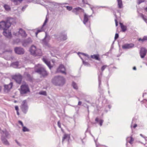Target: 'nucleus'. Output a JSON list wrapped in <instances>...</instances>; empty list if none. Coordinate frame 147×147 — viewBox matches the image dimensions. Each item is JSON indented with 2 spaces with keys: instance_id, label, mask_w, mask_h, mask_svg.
Listing matches in <instances>:
<instances>
[{
  "instance_id": "obj_54",
  "label": "nucleus",
  "mask_w": 147,
  "mask_h": 147,
  "mask_svg": "<svg viewBox=\"0 0 147 147\" xmlns=\"http://www.w3.org/2000/svg\"><path fill=\"white\" fill-rule=\"evenodd\" d=\"M19 34V32L18 33H16L14 32L13 33V34L15 36H17Z\"/></svg>"
},
{
  "instance_id": "obj_51",
  "label": "nucleus",
  "mask_w": 147,
  "mask_h": 147,
  "mask_svg": "<svg viewBox=\"0 0 147 147\" xmlns=\"http://www.w3.org/2000/svg\"><path fill=\"white\" fill-rule=\"evenodd\" d=\"M95 121L97 122V123H98L99 121V119L98 117H96L95 120Z\"/></svg>"
},
{
  "instance_id": "obj_20",
  "label": "nucleus",
  "mask_w": 147,
  "mask_h": 147,
  "mask_svg": "<svg viewBox=\"0 0 147 147\" xmlns=\"http://www.w3.org/2000/svg\"><path fill=\"white\" fill-rule=\"evenodd\" d=\"M1 140L4 144L7 145H9V142L3 136H1Z\"/></svg>"
},
{
  "instance_id": "obj_40",
  "label": "nucleus",
  "mask_w": 147,
  "mask_h": 147,
  "mask_svg": "<svg viewBox=\"0 0 147 147\" xmlns=\"http://www.w3.org/2000/svg\"><path fill=\"white\" fill-rule=\"evenodd\" d=\"M115 18H116L115 19V25H116V26H118V22H117V16L115 14Z\"/></svg>"
},
{
  "instance_id": "obj_50",
  "label": "nucleus",
  "mask_w": 147,
  "mask_h": 147,
  "mask_svg": "<svg viewBox=\"0 0 147 147\" xmlns=\"http://www.w3.org/2000/svg\"><path fill=\"white\" fill-rule=\"evenodd\" d=\"M18 123H19L21 124L22 127L24 126L23 123L22 121H18Z\"/></svg>"
},
{
  "instance_id": "obj_6",
  "label": "nucleus",
  "mask_w": 147,
  "mask_h": 147,
  "mask_svg": "<svg viewBox=\"0 0 147 147\" xmlns=\"http://www.w3.org/2000/svg\"><path fill=\"white\" fill-rule=\"evenodd\" d=\"M16 82L18 84H21L22 79V76L20 74H18L15 75L13 77Z\"/></svg>"
},
{
  "instance_id": "obj_33",
  "label": "nucleus",
  "mask_w": 147,
  "mask_h": 147,
  "mask_svg": "<svg viewBox=\"0 0 147 147\" xmlns=\"http://www.w3.org/2000/svg\"><path fill=\"white\" fill-rule=\"evenodd\" d=\"M72 86L73 87V88L74 89H76V90H77L78 89V86H77V85L76 84L75 82H72Z\"/></svg>"
},
{
  "instance_id": "obj_41",
  "label": "nucleus",
  "mask_w": 147,
  "mask_h": 147,
  "mask_svg": "<svg viewBox=\"0 0 147 147\" xmlns=\"http://www.w3.org/2000/svg\"><path fill=\"white\" fill-rule=\"evenodd\" d=\"M103 121V120L102 119H100L99 120V121L98 122L99 123V124L100 126H102V125Z\"/></svg>"
},
{
  "instance_id": "obj_15",
  "label": "nucleus",
  "mask_w": 147,
  "mask_h": 147,
  "mask_svg": "<svg viewBox=\"0 0 147 147\" xmlns=\"http://www.w3.org/2000/svg\"><path fill=\"white\" fill-rule=\"evenodd\" d=\"M13 86V83L12 82H10L8 85H4V90L7 91L9 90Z\"/></svg>"
},
{
  "instance_id": "obj_48",
  "label": "nucleus",
  "mask_w": 147,
  "mask_h": 147,
  "mask_svg": "<svg viewBox=\"0 0 147 147\" xmlns=\"http://www.w3.org/2000/svg\"><path fill=\"white\" fill-rule=\"evenodd\" d=\"M15 142H16V143L17 144L19 145V146H21V144L19 143L18 142L17 140H15Z\"/></svg>"
},
{
  "instance_id": "obj_38",
  "label": "nucleus",
  "mask_w": 147,
  "mask_h": 147,
  "mask_svg": "<svg viewBox=\"0 0 147 147\" xmlns=\"http://www.w3.org/2000/svg\"><path fill=\"white\" fill-rule=\"evenodd\" d=\"M39 94L44 95H46L47 93L45 91H42L39 92Z\"/></svg>"
},
{
  "instance_id": "obj_43",
  "label": "nucleus",
  "mask_w": 147,
  "mask_h": 147,
  "mask_svg": "<svg viewBox=\"0 0 147 147\" xmlns=\"http://www.w3.org/2000/svg\"><path fill=\"white\" fill-rule=\"evenodd\" d=\"M66 8L67 10L70 11L72 9V7H71L67 6L66 7Z\"/></svg>"
},
{
  "instance_id": "obj_10",
  "label": "nucleus",
  "mask_w": 147,
  "mask_h": 147,
  "mask_svg": "<svg viewBox=\"0 0 147 147\" xmlns=\"http://www.w3.org/2000/svg\"><path fill=\"white\" fill-rule=\"evenodd\" d=\"M147 50L145 48L142 47L140 49V54L141 58H144L146 55Z\"/></svg>"
},
{
  "instance_id": "obj_16",
  "label": "nucleus",
  "mask_w": 147,
  "mask_h": 147,
  "mask_svg": "<svg viewBox=\"0 0 147 147\" xmlns=\"http://www.w3.org/2000/svg\"><path fill=\"white\" fill-rule=\"evenodd\" d=\"M92 15L90 16H88L86 13H84V20L83 21V23L86 24V23L88 22V18H90Z\"/></svg>"
},
{
  "instance_id": "obj_29",
  "label": "nucleus",
  "mask_w": 147,
  "mask_h": 147,
  "mask_svg": "<svg viewBox=\"0 0 147 147\" xmlns=\"http://www.w3.org/2000/svg\"><path fill=\"white\" fill-rule=\"evenodd\" d=\"M4 8L7 11H9L11 10V8L9 6L7 5H5L4 6Z\"/></svg>"
},
{
  "instance_id": "obj_1",
  "label": "nucleus",
  "mask_w": 147,
  "mask_h": 147,
  "mask_svg": "<svg viewBox=\"0 0 147 147\" xmlns=\"http://www.w3.org/2000/svg\"><path fill=\"white\" fill-rule=\"evenodd\" d=\"M52 82L55 86H62L65 83V80L62 76H56L53 79Z\"/></svg>"
},
{
  "instance_id": "obj_4",
  "label": "nucleus",
  "mask_w": 147,
  "mask_h": 147,
  "mask_svg": "<svg viewBox=\"0 0 147 147\" xmlns=\"http://www.w3.org/2000/svg\"><path fill=\"white\" fill-rule=\"evenodd\" d=\"M36 72L41 75L43 77H45L48 75V74L45 69L42 66H40L38 69H35Z\"/></svg>"
},
{
  "instance_id": "obj_35",
  "label": "nucleus",
  "mask_w": 147,
  "mask_h": 147,
  "mask_svg": "<svg viewBox=\"0 0 147 147\" xmlns=\"http://www.w3.org/2000/svg\"><path fill=\"white\" fill-rule=\"evenodd\" d=\"M141 16L144 21L146 23H147V19L146 18V16H144L143 14H141Z\"/></svg>"
},
{
  "instance_id": "obj_45",
  "label": "nucleus",
  "mask_w": 147,
  "mask_h": 147,
  "mask_svg": "<svg viewBox=\"0 0 147 147\" xmlns=\"http://www.w3.org/2000/svg\"><path fill=\"white\" fill-rule=\"evenodd\" d=\"M119 34H118L117 33H116L115 34V40H116L117 38H118L119 37Z\"/></svg>"
},
{
  "instance_id": "obj_21",
  "label": "nucleus",
  "mask_w": 147,
  "mask_h": 147,
  "mask_svg": "<svg viewBox=\"0 0 147 147\" xmlns=\"http://www.w3.org/2000/svg\"><path fill=\"white\" fill-rule=\"evenodd\" d=\"M42 59L43 61L47 64L50 69H51L52 67L51 65L50 62L47 61L45 58H43Z\"/></svg>"
},
{
  "instance_id": "obj_7",
  "label": "nucleus",
  "mask_w": 147,
  "mask_h": 147,
  "mask_svg": "<svg viewBox=\"0 0 147 147\" xmlns=\"http://www.w3.org/2000/svg\"><path fill=\"white\" fill-rule=\"evenodd\" d=\"M54 36L55 38L57 39L58 40L64 41L66 40L67 38L66 34H61L59 36V37H58V36L57 35H54Z\"/></svg>"
},
{
  "instance_id": "obj_52",
  "label": "nucleus",
  "mask_w": 147,
  "mask_h": 147,
  "mask_svg": "<svg viewBox=\"0 0 147 147\" xmlns=\"http://www.w3.org/2000/svg\"><path fill=\"white\" fill-rule=\"evenodd\" d=\"M15 109L16 110L18 111V106H16L15 107Z\"/></svg>"
},
{
  "instance_id": "obj_13",
  "label": "nucleus",
  "mask_w": 147,
  "mask_h": 147,
  "mask_svg": "<svg viewBox=\"0 0 147 147\" xmlns=\"http://www.w3.org/2000/svg\"><path fill=\"white\" fill-rule=\"evenodd\" d=\"M32 42V40L30 38L24 40L22 42L23 45L24 47H26L28 45L31 43Z\"/></svg>"
},
{
  "instance_id": "obj_64",
  "label": "nucleus",
  "mask_w": 147,
  "mask_h": 147,
  "mask_svg": "<svg viewBox=\"0 0 147 147\" xmlns=\"http://www.w3.org/2000/svg\"><path fill=\"white\" fill-rule=\"evenodd\" d=\"M145 10L147 11V7L145 8Z\"/></svg>"
},
{
  "instance_id": "obj_19",
  "label": "nucleus",
  "mask_w": 147,
  "mask_h": 147,
  "mask_svg": "<svg viewBox=\"0 0 147 147\" xmlns=\"http://www.w3.org/2000/svg\"><path fill=\"white\" fill-rule=\"evenodd\" d=\"M70 136L69 135L67 134H65L63 138L62 141V143H63V142L65 140H66L68 142Z\"/></svg>"
},
{
  "instance_id": "obj_22",
  "label": "nucleus",
  "mask_w": 147,
  "mask_h": 147,
  "mask_svg": "<svg viewBox=\"0 0 147 147\" xmlns=\"http://www.w3.org/2000/svg\"><path fill=\"white\" fill-rule=\"evenodd\" d=\"M90 57L92 59H95L98 61H100V59L99 57V55L98 54L91 55Z\"/></svg>"
},
{
  "instance_id": "obj_24",
  "label": "nucleus",
  "mask_w": 147,
  "mask_h": 147,
  "mask_svg": "<svg viewBox=\"0 0 147 147\" xmlns=\"http://www.w3.org/2000/svg\"><path fill=\"white\" fill-rule=\"evenodd\" d=\"M42 55V52L41 50L40 49H37L34 55L40 56Z\"/></svg>"
},
{
  "instance_id": "obj_42",
  "label": "nucleus",
  "mask_w": 147,
  "mask_h": 147,
  "mask_svg": "<svg viewBox=\"0 0 147 147\" xmlns=\"http://www.w3.org/2000/svg\"><path fill=\"white\" fill-rule=\"evenodd\" d=\"M144 1L145 0H138L137 3L138 4H140V3L144 2Z\"/></svg>"
},
{
  "instance_id": "obj_53",
  "label": "nucleus",
  "mask_w": 147,
  "mask_h": 147,
  "mask_svg": "<svg viewBox=\"0 0 147 147\" xmlns=\"http://www.w3.org/2000/svg\"><path fill=\"white\" fill-rule=\"evenodd\" d=\"M98 81H99V86H100V85L101 84V81L100 78L99 76H98Z\"/></svg>"
},
{
  "instance_id": "obj_9",
  "label": "nucleus",
  "mask_w": 147,
  "mask_h": 147,
  "mask_svg": "<svg viewBox=\"0 0 147 147\" xmlns=\"http://www.w3.org/2000/svg\"><path fill=\"white\" fill-rule=\"evenodd\" d=\"M50 39V37L47 34L46 32L45 33V36L44 38L42 40V43L46 46L48 45V41Z\"/></svg>"
},
{
  "instance_id": "obj_26",
  "label": "nucleus",
  "mask_w": 147,
  "mask_h": 147,
  "mask_svg": "<svg viewBox=\"0 0 147 147\" xmlns=\"http://www.w3.org/2000/svg\"><path fill=\"white\" fill-rule=\"evenodd\" d=\"M138 40L139 41H141L142 42L147 41V36H144L142 38H139Z\"/></svg>"
},
{
  "instance_id": "obj_14",
  "label": "nucleus",
  "mask_w": 147,
  "mask_h": 147,
  "mask_svg": "<svg viewBox=\"0 0 147 147\" xmlns=\"http://www.w3.org/2000/svg\"><path fill=\"white\" fill-rule=\"evenodd\" d=\"M72 12L74 13L76 15H78L80 12H84V10L80 7L75 8L72 10Z\"/></svg>"
},
{
  "instance_id": "obj_36",
  "label": "nucleus",
  "mask_w": 147,
  "mask_h": 147,
  "mask_svg": "<svg viewBox=\"0 0 147 147\" xmlns=\"http://www.w3.org/2000/svg\"><path fill=\"white\" fill-rule=\"evenodd\" d=\"M24 75L25 76H26L27 77V78H28L29 79H31V77L30 75L28 73H25L24 74Z\"/></svg>"
},
{
  "instance_id": "obj_17",
  "label": "nucleus",
  "mask_w": 147,
  "mask_h": 147,
  "mask_svg": "<svg viewBox=\"0 0 147 147\" xmlns=\"http://www.w3.org/2000/svg\"><path fill=\"white\" fill-rule=\"evenodd\" d=\"M36 50V47L34 45H32L31 47L30 51L31 54L34 55Z\"/></svg>"
},
{
  "instance_id": "obj_39",
  "label": "nucleus",
  "mask_w": 147,
  "mask_h": 147,
  "mask_svg": "<svg viewBox=\"0 0 147 147\" xmlns=\"http://www.w3.org/2000/svg\"><path fill=\"white\" fill-rule=\"evenodd\" d=\"M107 67V66L106 65H104L102 66L101 68V70L102 71H103Z\"/></svg>"
},
{
  "instance_id": "obj_47",
  "label": "nucleus",
  "mask_w": 147,
  "mask_h": 147,
  "mask_svg": "<svg viewBox=\"0 0 147 147\" xmlns=\"http://www.w3.org/2000/svg\"><path fill=\"white\" fill-rule=\"evenodd\" d=\"M134 47V45L133 43L129 44V48H131Z\"/></svg>"
},
{
  "instance_id": "obj_60",
  "label": "nucleus",
  "mask_w": 147,
  "mask_h": 147,
  "mask_svg": "<svg viewBox=\"0 0 147 147\" xmlns=\"http://www.w3.org/2000/svg\"><path fill=\"white\" fill-rule=\"evenodd\" d=\"M133 69L134 70H136V68L135 67H134L133 68Z\"/></svg>"
},
{
  "instance_id": "obj_55",
  "label": "nucleus",
  "mask_w": 147,
  "mask_h": 147,
  "mask_svg": "<svg viewBox=\"0 0 147 147\" xmlns=\"http://www.w3.org/2000/svg\"><path fill=\"white\" fill-rule=\"evenodd\" d=\"M46 23H47L46 22H44L43 25H42V27L43 28V27L46 25Z\"/></svg>"
},
{
  "instance_id": "obj_18",
  "label": "nucleus",
  "mask_w": 147,
  "mask_h": 147,
  "mask_svg": "<svg viewBox=\"0 0 147 147\" xmlns=\"http://www.w3.org/2000/svg\"><path fill=\"white\" fill-rule=\"evenodd\" d=\"M19 34H20L23 37H25L27 36V34L21 28H20L19 29Z\"/></svg>"
},
{
  "instance_id": "obj_62",
  "label": "nucleus",
  "mask_w": 147,
  "mask_h": 147,
  "mask_svg": "<svg viewBox=\"0 0 147 147\" xmlns=\"http://www.w3.org/2000/svg\"><path fill=\"white\" fill-rule=\"evenodd\" d=\"M108 107L109 108V109H110L111 108V107L110 105H108Z\"/></svg>"
},
{
  "instance_id": "obj_31",
  "label": "nucleus",
  "mask_w": 147,
  "mask_h": 147,
  "mask_svg": "<svg viewBox=\"0 0 147 147\" xmlns=\"http://www.w3.org/2000/svg\"><path fill=\"white\" fill-rule=\"evenodd\" d=\"M18 62L17 61L13 63L12 65L14 68H16L18 67Z\"/></svg>"
},
{
  "instance_id": "obj_44",
  "label": "nucleus",
  "mask_w": 147,
  "mask_h": 147,
  "mask_svg": "<svg viewBox=\"0 0 147 147\" xmlns=\"http://www.w3.org/2000/svg\"><path fill=\"white\" fill-rule=\"evenodd\" d=\"M79 54H82V55H84L85 56H86L87 57H88V58L89 57V55H87V54H86L79 53H78V54L79 55Z\"/></svg>"
},
{
  "instance_id": "obj_56",
  "label": "nucleus",
  "mask_w": 147,
  "mask_h": 147,
  "mask_svg": "<svg viewBox=\"0 0 147 147\" xmlns=\"http://www.w3.org/2000/svg\"><path fill=\"white\" fill-rule=\"evenodd\" d=\"M82 102L81 101H79L78 104V105H81L82 104Z\"/></svg>"
},
{
  "instance_id": "obj_25",
  "label": "nucleus",
  "mask_w": 147,
  "mask_h": 147,
  "mask_svg": "<svg viewBox=\"0 0 147 147\" xmlns=\"http://www.w3.org/2000/svg\"><path fill=\"white\" fill-rule=\"evenodd\" d=\"M118 7L121 8L123 7L122 2V0H117Z\"/></svg>"
},
{
  "instance_id": "obj_3",
  "label": "nucleus",
  "mask_w": 147,
  "mask_h": 147,
  "mask_svg": "<svg viewBox=\"0 0 147 147\" xmlns=\"http://www.w3.org/2000/svg\"><path fill=\"white\" fill-rule=\"evenodd\" d=\"M30 92L28 85L25 83L22 84L20 87V92L21 94H25Z\"/></svg>"
},
{
  "instance_id": "obj_23",
  "label": "nucleus",
  "mask_w": 147,
  "mask_h": 147,
  "mask_svg": "<svg viewBox=\"0 0 147 147\" xmlns=\"http://www.w3.org/2000/svg\"><path fill=\"white\" fill-rule=\"evenodd\" d=\"M119 24L122 31L123 32H125L127 30V27L126 26L123 25L122 23L121 22L119 23Z\"/></svg>"
},
{
  "instance_id": "obj_57",
  "label": "nucleus",
  "mask_w": 147,
  "mask_h": 147,
  "mask_svg": "<svg viewBox=\"0 0 147 147\" xmlns=\"http://www.w3.org/2000/svg\"><path fill=\"white\" fill-rule=\"evenodd\" d=\"M26 8V7H22V10L23 11H24V9Z\"/></svg>"
},
{
  "instance_id": "obj_11",
  "label": "nucleus",
  "mask_w": 147,
  "mask_h": 147,
  "mask_svg": "<svg viewBox=\"0 0 147 147\" xmlns=\"http://www.w3.org/2000/svg\"><path fill=\"white\" fill-rule=\"evenodd\" d=\"M15 52L19 55H22L24 54V50L23 48L21 47H16L14 49Z\"/></svg>"
},
{
  "instance_id": "obj_34",
  "label": "nucleus",
  "mask_w": 147,
  "mask_h": 147,
  "mask_svg": "<svg viewBox=\"0 0 147 147\" xmlns=\"http://www.w3.org/2000/svg\"><path fill=\"white\" fill-rule=\"evenodd\" d=\"M43 30V28L42 27L40 29H38L37 30V32L35 33L36 36L37 37L38 34V33L42 32Z\"/></svg>"
},
{
  "instance_id": "obj_8",
  "label": "nucleus",
  "mask_w": 147,
  "mask_h": 147,
  "mask_svg": "<svg viewBox=\"0 0 147 147\" xmlns=\"http://www.w3.org/2000/svg\"><path fill=\"white\" fill-rule=\"evenodd\" d=\"M65 69L64 65H60L59 67L57 68L56 72L58 73H61L62 74H66V73L65 71Z\"/></svg>"
},
{
  "instance_id": "obj_58",
  "label": "nucleus",
  "mask_w": 147,
  "mask_h": 147,
  "mask_svg": "<svg viewBox=\"0 0 147 147\" xmlns=\"http://www.w3.org/2000/svg\"><path fill=\"white\" fill-rule=\"evenodd\" d=\"M47 21H48V19H47V18H46L44 22L47 23Z\"/></svg>"
},
{
  "instance_id": "obj_28",
  "label": "nucleus",
  "mask_w": 147,
  "mask_h": 147,
  "mask_svg": "<svg viewBox=\"0 0 147 147\" xmlns=\"http://www.w3.org/2000/svg\"><path fill=\"white\" fill-rule=\"evenodd\" d=\"M122 48L124 50H126L129 49V44H125L122 45Z\"/></svg>"
},
{
  "instance_id": "obj_30",
  "label": "nucleus",
  "mask_w": 147,
  "mask_h": 147,
  "mask_svg": "<svg viewBox=\"0 0 147 147\" xmlns=\"http://www.w3.org/2000/svg\"><path fill=\"white\" fill-rule=\"evenodd\" d=\"M1 134H4L5 135L6 137L7 138L8 136L9 135V134L8 132L6 130L4 131L2 130L1 132Z\"/></svg>"
},
{
  "instance_id": "obj_32",
  "label": "nucleus",
  "mask_w": 147,
  "mask_h": 147,
  "mask_svg": "<svg viewBox=\"0 0 147 147\" xmlns=\"http://www.w3.org/2000/svg\"><path fill=\"white\" fill-rule=\"evenodd\" d=\"M80 57L81 59L82 60L83 63L86 66H90V65L88 63L83 60L82 58V57H81L80 56Z\"/></svg>"
},
{
  "instance_id": "obj_37",
  "label": "nucleus",
  "mask_w": 147,
  "mask_h": 147,
  "mask_svg": "<svg viewBox=\"0 0 147 147\" xmlns=\"http://www.w3.org/2000/svg\"><path fill=\"white\" fill-rule=\"evenodd\" d=\"M22 127V130L24 132L29 131V130L26 127L24 126H23Z\"/></svg>"
},
{
  "instance_id": "obj_5",
  "label": "nucleus",
  "mask_w": 147,
  "mask_h": 147,
  "mask_svg": "<svg viewBox=\"0 0 147 147\" xmlns=\"http://www.w3.org/2000/svg\"><path fill=\"white\" fill-rule=\"evenodd\" d=\"M21 108L24 113L25 114L26 113L28 110V107L26 100H24L22 102Z\"/></svg>"
},
{
  "instance_id": "obj_27",
  "label": "nucleus",
  "mask_w": 147,
  "mask_h": 147,
  "mask_svg": "<svg viewBox=\"0 0 147 147\" xmlns=\"http://www.w3.org/2000/svg\"><path fill=\"white\" fill-rule=\"evenodd\" d=\"M135 142V139L132 136L130 137V140H129V143L132 144H133Z\"/></svg>"
},
{
  "instance_id": "obj_59",
  "label": "nucleus",
  "mask_w": 147,
  "mask_h": 147,
  "mask_svg": "<svg viewBox=\"0 0 147 147\" xmlns=\"http://www.w3.org/2000/svg\"><path fill=\"white\" fill-rule=\"evenodd\" d=\"M82 0V3H86V4H87V3L85 2L84 1V0Z\"/></svg>"
},
{
  "instance_id": "obj_46",
  "label": "nucleus",
  "mask_w": 147,
  "mask_h": 147,
  "mask_svg": "<svg viewBox=\"0 0 147 147\" xmlns=\"http://www.w3.org/2000/svg\"><path fill=\"white\" fill-rule=\"evenodd\" d=\"M137 125L136 124H134V125H131V128H135L137 126Z\"/></svg>"
},
{
  "instance_id": "obj_49",
  "label": "nucleus",
  "mask_w": 147,
  "mask_h": 147,
  "mask_svg": "<svg viewBox=\"0 0 147 147\" xmlns=\"http://www.w3.org/2000/svg\"><path fill=\"white\" fill-rule=\"evenodd\" d=\"M57 124L58 126L60 128H61V123L60 122V121H59L57 123Z\"/></svg>"
},
{
  "instance_id": "obj_12",
  "label": "nucleus",
  "mask_w": 147,
  "mask_h": 147,
  "mask_svg": "<svg viewBox=\"0 0 147 147\" xmlns=\"http://www.w3.org/2000/svg\"><path fill=\"white\" fill-rule=\"evenodd\" d=\"M7 30H3V34L7 38H10L12 37L11 33Z\"/></svg>"
},
{
  "instance_id": "obj_61",
  "label": "nucleus",
  "mask_w": 147,
  "mask_h": 147,
  "mask_svg": "<svg viewBox=\"0 0 147 147\" xmlns=\"http://www.w3.org/2000/svg\"><path fill=\"white\" fill-rule=\"evenodd\" d=\"M127 139H128V137H127L126 138V141H127V143H126V145H127V143H128V140H127Z\"/></svg>"
},
{
  "instance_id": "obj_2",
  "label": "nucleus",
  "mask_w": 147,
  "mask_h": 147,
  "mask_svg": "<svg viewBox=\"0 0 147 147\" xmlns=\"http://www.w3.org/2000/svg\"><path fill=\"white\" fill-rule=\"evenodd\" d=\"M11 18H8L6 21H2L0 22V30H4L8 29L11 26L10 20Z\"/></svg>"
},
{
  "instance_id": "obj_63",
  "label": "nucleus",
  "mask_w": 147,
  "mask_h": 147,
  "mask_svg": "<svg viewBox=\"0 0 147 147\" xmlns=\"http://www.w3.org/2000/svg\"><path fill=\"white\" fill-rule=\"evenodd\" d=\"M16 40L18 41V42H19L20 41V40L19 39H16Z\"/></svg>"
}]
</instances>
